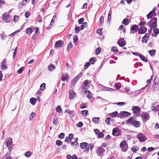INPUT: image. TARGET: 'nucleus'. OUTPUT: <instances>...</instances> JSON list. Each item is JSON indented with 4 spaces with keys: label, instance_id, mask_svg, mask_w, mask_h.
Returning a JSON list of instances; mask_svg holds the SVG:
<instances>
[{
    "label": "nucleus",
    "instance_id": "nucleus-1",
    "mask_svg": "<svg viewBox=\"0 0 159 159\" xmlns=\"http://www.w3.org/2000/svg\"><path fill=\"white\" fill-rule=\"evenodd\" d=\"M89 80H88L84 81L81 86L83 91L85 93H87V89L89 86Z\"/></svg>",
    "mask_w": 159,
    "mask_h": 159
},
{
    "label": "nucleus",
    "instance_id": "nucleus-2",
    "mask_svg": "<svg viewBox=\"0 0 159 159\" xmlns=\"http://www.w3.org/2000/svg\"><path fill=\"white\" fill-rule=\"evenodd\" d=\"M137 138L142 143L144 142L147 139L145 136L142 133H139L138 134L137 136Z\"/></svg>",
    "mask_w": 159,
    "mask_h": 159
},
{
    "label": "nucleus",
    "instance_id": "nucleus-3",
    "mask_svg": "<svg viewBox=\"0 0 159 159\" xmlns=\"http://www.w3.org/2000/svg\"><path fill=\"white\" fill-rule=\"evenodd\" d=\"M105 150L102 147L100 146L98 147L96 153L98 156H103V154L105 152Z\"/></svg>",
    "mask_w": 159,
    "mask_h": 159
},
{
    "label": "nucleus",
    "instance_id": "nucleus-4",
    "mask_svg": "<svg viewBox=\"0 0 159 159\" xmlns=\"http://www.w3.org/2000/svg\"><path fill=\"white\" fill-rule=\"evenodd\" d=\"M119 115L120 118H121V116L123 117H127L130 116L131 113L127 111H122L120 113Z\"/></svg>",
    "mask_w": 159,
    "mask_h": 159
},
{
    "label": "nucleus",
    "instance_id": "nucleus-5",
    "mask_svg": "<svg viewBox=\"0 0 159 159\" xmlns=\"http://www.w3.org/2000/svg\"><path fill=\"white\" fill-rule=\"evenodd\" d=\"M142 120L143 121L146 122L149 119V115L147 113L143 112L142 115Z\"/></svg>",
    "mask_w": 159,
    "mask_h": 159
},
{
    "label": "nucleus",
    "instance_id": "nucleus-6",
    "mask_svg": "<svg viewBox=\"0 0 159 159\" xmlns=\"http://www.w3.org/2000/svg\"><path fill=\"white\" fill-rule=\"evenodd\" d=\"M126 142L125 141H122L120 143V147L122 148V150L123 152H125L127 151V148L125 146Z\"/></svg>",
    "mask_w": 159,
    "mask_h": 159
},
{
    "label": "nucleus",
    "instance_id": "nucleus-7",
    "mask_svg": "<svg viewBox=\"0 0 159 159\" xmlns=\"http://www.w3.org/2000/svg\"><path fill=\"white\" fill-rule=\"evenodd\" d=\"M63 41L62 40H60L57 41L56 42L54 45L55 48L61 47L63 46Z\"/></svg>",
    "mask_w": 159,
    "mask_h": 159
},
{
    "label": "nucleus",
    "instance_id": "nucleus-8",
    "mask_svg": "<svg viewBox=\"0 0 159 159\" xmlns=\"http://www.w3.org/2000/svg\"><path fill=\"white\" fill-rule=\"evenodd\" d=\"M147 31V28L145 27L142 26L139 29L138 32L139 34H141L145 33Z\"/></svg>",
    "mask_w": 159,
    "mask_h": 159
},
{
    "label": "nucleus",
    "instance_id": "nucleus-9",
    "mask_svg": "<svg viewBox=\"0 0 159 159\" xmlns=\"http://www.w3.org/2000/svg\"><path fill=\"white\" fill-rule=\"evenodd\" d=\"M157 19L156 17H153L151 20V21H152L151 26L153 28H154L157 26Z\"/></svg>",
    "mask_w": 159,
    "mask_h": 159
},
{
    "label": "nucleus",
    "instance_id": "nucleus-10",
    "mask_svg": "<svg viewBox=\"0 0 159 159\" xmlns=\"http://www.w3.org/2000/svg\"><path fill=\"white\" fill-rule=\"evenodd\" d=\"M138 29V26L137 25H134L132 26L130 28L131 32L130 33H132L133 34L134 33V32H133V31H135V32H136L137 31Z\"/></svg>",
    "mask_w": 159,
    "mask_h": 159
},
{
    "label": "nucleus",
    "instance_id": "nucleus-11",
    "mask_svg": "<svg viewBox=\"0 0 159 159\" xmlns=\"http://www.w3.org/2000/svg\"><path fill=\"white\" fill-rule=\"evenodd\" d=\"M12 138H10V139H6L5 140V144L6 146L7 147L12 144Z\"/></svg>",
    "mask_w": 159,
    "mask_h": 159
},
{
    "label": "nucleus",
    "instance_id": "nucleus-12",
    "mask_svg": "<svg viewBox=\"0 0 159 159\" xmlns=\"http://www.w3.org/2000/svg\"><path fill=\"white\" fill-rule=\"evenodd\" d=\"M132 110L134 113L137 114L140 111V108L137 106H134L132 107Z\"/></svg>",
    "mask_w": 159,
    "mask_h": 159
},
{
    "label": "nucleus",
    "instance_id": "nucleus-13",
    "mask_svg": "<svg viewBox=\"0 0 159 159\" xmlns=\"http://www.w3.org/2000/svg\"><path fill=\"white\" fill-rule=\"evenodd\" d=\"M33 27H30L27 28L26 30V32L29 34H30L34 30V28Z\"/></svg>",
    "mask_w": 159,
    "mask_h": 159
},
{
    "label": "nucleus",
    "instance_id": "nucleus-14",
    "mask_svg": "<svg viewBox=\"0 0 159 159\" xmlns=\"http://www.w3.org/2000/svg\"><path fill=\"white\" fill-rule=\"evenodd\" d=\"M70 95L69 96V98L70 99H73L75 98V95L72 90H70L69 91Z\"/></svg>",
    "mask_w": 159,
    "mask_h": 159
},
{
    "label": "nucleus",
    "instance_id": "nucleus-15",
    "mask_svg": "<svg viewBox=\"0 0 159 159\" xmlns=\"http://www.w3.org/2000/svg\"><path fill=\"white\" fill-rule=\"evenodd\" d=\"M132 125L136 128H138L140 127V123L139 121L134 120Z\"/></svg>",
    "mask_w": 159,
    "mask_h": 159
},
{
    "label": "nucleus",
    "instance_id": "nucleus-16",
    "mask_svg": "<svg viewBox=\"0 0 159 159\" xmlns=\"http://www.w3.org/2000/svg\"><path fill=\"white\" fill-rule=\"evenodd\" d=\"M55 68V65L51 63L49 65L48 69L49 71H52L54 70Z\"/></svg>",
    "mask_w": 159,
    "mask_h": 159
},
{
    "label": "nucleus",
    "instance_id": "nucleus-17",
    "mask_svg": "<svg viewBox=\"0 0 159 159\" xmlns=\"http://www.w3.org/2000/svg\"><path fill=\"white\" fill-rule=\"evenodd\" d=\"M2 18L4 20H8L9 18V14L8 13H5L2 16Z\"/></svg>",
    "mask_w": 159,
    "mask_h": 159
},
{
    "label": "nucleus",
    "instance_id": "nucleus-18",
    "mask_svg": "<svg viewBox=\"0 0 159 159\" xmlns=\"http://www.w3.org/2000/svg\"><path fill=\"white\" fill-rule=\"evenodd\" d=\"M118 113L117 111L110 113L109 114V116L110 117H115L117 116H118Z\"/></svg>",
    "mask_w": 159,
    "mask_h": 159
},
{
    "label": "nucleus",
    "instance_id": "nucleus-19",
    "mask_svg": "<svg viewBox=\"0 0 159 159\" xmlns=\"http://www.w3.org/2000/svg\"><path fill=\"white\" fill-rule=\"evenodd\" d=\"M118 131V128L116 127L113 129L112 134L113 136H117L119 135L117 134Z\"/></svg>",
    "mask_w": 159,
    "mask_h": 159
},
{
    "label": "nucleus",
    "instance_id": "nucleus-20",
    "mask_svg": "<svg viewBox=\"0 0 159 159\" xmlns=\"http://www.w3.org/2000/svg\"><path fill=\"white\" fill-rule=\"evenodd\" d=\"M68 78V74L67 73L62 74L61 80L63 81L66 80Z\"/></svg>",
    "mask_w": 159,
    "mask_h": 159
},
{
    "label": "nucleus",
    "instance_id": "nucleus-21",
    "mask_svg": "<svg viewBox=\"0 0 159 159\" xmlns=\"http://www.w3.org/2000/svg\"><path fill=\"white\" fill-rule=\"evenodd\" d=\"M96 61V58L95 57H93L91 58L89 60V62L90 64H94L95 63Z\"/></svg>",
    "mask_w": 159,
    "mask_h": 159
},
{
    "label": "nucleus",
    "instance_id": "nucleus-22",
    "mask_svg": "<svg viewBox=\"0 0 159 159\" xmlns=\"http://www.w3.org/2000/svg\"><path fill=\"white\" fill-rule=\"evenodd\" d=\"M157 104L156 103L152 104L151 107L152 110L153 111H158L157 110L158 107H157Z\"/></svg>",
    "mask_w": 159,
    "mask_h": 159
},
{
    "label": "nucleus",
    "instance_id": "nucleus-23",
    "mask_svg": "<svg viewBox=\"0 0 159 159\" xmlns=\"http://www.w3.org/2000/svg\"><path fill=\"white\" fill-rule=\"evenodd\" d=\"M100 118L98 117H94L92 121L93 122L95 123V124H98L99 122Z\"/></svg>",
    "mask_w": 159,
    "mask_h": 159
},
{
    "label": "nucleus",
    "instance_id": "nucleus-24",
    "mask_svg": "<svg viewBox=\"0 0 159 159\" xmlns=\"http://www.w3.org/2000/svg\"><path fill=\"white\" fill-rule=\"evenodd\" d=\"M88 143L86 142L81 143L80 144V146L82 149L85 148L87 147Z\"/></svg>",
    "mask_w": 159,
    "mask_h": 159
},
{
    "label": "nucleus",
    "instance_id": "nucleus-25",
    "mask_svg": "<svg viewBox=\"0 0 159 159\" xmlns=\"http://www.w3.org/2000/svg\"><path fill=\"white\" fill-rule=\"evenodd\" d=\"M122 24L125 25H127L129 23L128 22V19L127 18L124 19L122 22Z\"/></svg>",
    "mask_w": 159,
    "mask_h": 159
},
{
    "label": "nucleus",
    "instance_id": "nucleus-26",
    "mask_svg": "<svg viewBox=\"0 0 159 159\" xmlns=\"http://www.w3.org/2000/svg\"><path fill=\"white\" fill-rule=\"evenodd\" d=\"M36 102V100L34 98H32L30 99V102L33 105H34L35 104Z\"/></svg>",
    "mask_w": 159,
    "mask_h": 159
},
{
    "label": "nucleus",
    "instance_id": "nucleus-27",
    "mask_svg": "<svg viewBox=\"0 0 159 159\" xmlns=\"http://www.w3.org/2000/svg\"><path fill=\"white\" fill-rule=\"evenodd\" d=\"M87 23L86 22H84L82 23L81 26L80 30H83L85 28L87 27Z\"/></svg>",
    "mask_w": 159,
    "mask_h": 159
},
{
    "label": "nucleus",
    "instance_id": "nucleus-28",
    "mask_svg": "<svg viewBox=\"0 0 159 159\" xmlns=\"http://www.w3.org/2000/svg\"><path fill=\"white\" fill-rule=\"evenodd\" d=\"M134 120L133 118H130L126 120L125 122L130 124L131 125H132Z\"/></svg>",
    "mask_w": 159,
    "mask_h": 159
},
{
    "label": "nucleus",
    "instance_id": "nucleus-29",
    "mask_svg": "<svg viewBox=\"0 0 159 159\" xmlns=\"http://www.w3.org/2000/svg\"><path fill=\"white\" fill-rule=\"evenodd\" d=\"M117 43L119 44V45L121 47H123L125 45V43L123 41H119L117 42Z\"/></svg>",
    "mask_w": 159,
    "mask_h": 159
},
{
    "label": "nucleus",
    "instance_id": "nucleus-30",
    "mask_svg": "<svg viewBox=\"0 0 159 159\" xmlns=\"http://www.w3.org/2000/svg\"><path fill=\"white\" fill-rule=\"evenodd\" d=\"M82 115L84 116H86L88 113V111L86 110H83L81 111Z\"/></svg>",
    "mask_w": 159,
    "mask_h": 159
},
{
    "label": "nucleus",
    "instance_id": "nucleus-31",
    "mask_svg": "<svg viewBox=\"0 0 159 159\" xmlns=\"http://www.w3.org/2000/svg\"><path fill=\"white\" fill-rule=\"evenodd\" d=\"M104 18L103 16H102L100 19V25H102L104 23Z\"/></svg>",
    "mask_w": 159,
    "mask_h": 159
},
{
    "label": "nucleus",
    "instance_id": "nucleus-32",
    "mask_svg": "<svg viewBox=\"0 0 159 159\" xmlns=\"http://www.w3.org/2000/svg\"><path fill=\"white\" fill-rule=\"evenodd\" d=\"M8 155V153H7L4 155L3 157H2V158H4L6 157L5 159H11V157L10 156V155H9L7 156V155Z\"/></svg>",
    "mask_w": 159,
    "mask_h": 159
},
{
    "label": "nucleus",
    "instance_id": "nucleus-33",
    "mask_svg": "<svg viewBox=\"0 0 159 159\" xmlns=\"http://www.w3.org/2000/svg\"><path fill=\"white\" fill-rule=\"evenodd\" d=\"M139 57H140V58L141 59V60L146 62H147V59L145 57H144L143 55L140 54Z\"/></svg>",
    "mask_w": 159,
    "mask_h": 159
},
{
    "label": "nucleus",
    "instance_id": "nucleus-34",
    "mask_svg": "<svg viewBox=\"0 0 159 159\" xmlns=\"http://www.w3.org/2000/svg\"><path fill=\"white\" fill-rule=\"evenodd\" d=\"M101 50V49L100 47L97 48L95 50V53L96 54H99L100 53Z\"/></svg>",
    "mask_w": 159,
    "mask_h": 159
},
{
    "label": "nucleus",
    "instance_id": "nucleus-35",
    "mask_svg": "<svg viewBox=\"0 0 159 159\" xmlns=\"http://www.w3.org/2000/svg\"><path fill=\"white\" fill-rule=\"evenodd\" d=\"M57 112L59 113H61L62 111V109L60 106H58L56 108V109Z\"/></svg>",
    "mask_w": 159,
    "mask_h": 159
},
{
    "label": "nucleus",
    "instance_id": "nucleus-36",
    "mask_svg": "<svg viewBox=\"0 0 159 159\" xmlns=\"http://www.w3.org/2000/svg\"><path fill=\"white\" fill-rule=\"evenodd\" d=\"M148 40V37L143 36L142 39V41L143 43H147Z\"/></svg>",
    "mask_w": 159,
    "mask_h": 159
},
{
    "label": "nucleus",
    "instance_id": "nucleus-37",
    "mask_svg": "<svg viewBox=\"0 0 159 159\" xmlns=\"http://www.w3.org/2000/svg\"><path fill=\"white\" fill-rule=\"evenodd\" d=\"M149 52L150 55L151 56H153L155 54L156 51L155 50H150L149 51Z\"/></svg>",
    "mask_w": 159,
    "mask_h": 159
},
{
    "label": "nucleus",
    "instance_id": "nucleus-38",
    "mask_svg": "<svg viewBox=\"0 0 159 159\" xmlns=\"http://www.w3.org/2000/svg\"><path fill=\"white\" fill-rule=\"evenodd\" d=\"M56 144L57 146H60L62 144V142L60 140H57L56 141Z\"/></svg>",
    "mask_w": 159,
    "mask_h": 159
},
{
    "label": "nucleus",
    "instance_id": "nucleus-39",
    "mask_svg": "<svg viewBox=\"0 0 159 159\" xmlns=\"http://www.w3.org/2000/svg\"><path fill=\"white\" fill-rule=\"evenodd\" d=\"M46 86V84L44 83L40 85V90H44L45 89Z\"/></svg>",
    "mask_w": 159,
    "mask_h": 159
},
{
    "label": "nucleus",
    "instance_id": "nucleus-40",
    "mask_svg": "<svg viewBox=\"0 0 159 159\" xmlns=\"http://www.w3.org/2000/svg\"><path fill=\"white\" fill-rule=\"evenodd\" d=\"M116 88L117 89H120L121 87V84L120 83H116L115 84Z\"/></svg>",
    "mask_w": 159,
    "mask_h": 159
},
{
    "label": "nucleus",
    "instance_id": "nucleus-41",
    "mask_svg": "<svg viewBox=\"0 0 159 159\" xmlns=\"http://www.w3.org/2000/svg\"><path fill=\"white\" fill-rule=\"evenodd\" d=\"M87 92H88V94L87 95V97L89 99H91L92 98V93L89 91L87 90Z\"/></svg>",
    "mask_w": 159,
    "mask_h": 159
},
{
    "label": "nucleus",
    "instance_id": "nucleus-42",
    "mask_svg": "<svg viewBox=\"0 0 159 159\" xmlns=\"http://www.w3.org/2000/svg\"><path fill=\"white\" fill-rule=\"evenodd\" d=\"M111 120V118L109 117H107V119L105 120V122L107 124H110V121Z\"/></svg>",
    "mask_w": 159,
    "mask_h": 159
},
{
    "label": "nucleus",
    "instance_id": "nucleus-43",
    "mask_svg": "<svg viewBox=\"0 0 159 159\" xmlns=\"http://www.w3.org/2000/svg\"><path fill=\"white\" fill-rule=\"evenodd\" d=\"M145 87H144L143 88H142L141 89H140L139 90H138L136 91V93H137L138 94H139L140 93H142L143 92V90H144L145 89Z\"/></svg>",
    "mask_w": 159,
    "mask_h": 159
},
{
    "label": "nucleus",
    "instance_id": "nucleus-44",
    "mask_svg": "<svg viewBox=\"0 0 159 159\" xmlns=\"http://www.w3.org/2000/svg\"><path fill=\"white\" fill-rule=\"evenodd\" d=\"M31 155L30 152L27 151L25 154V156L27 157H30Z\"/></svg>",
    "mask_w": 159,
    "mask_h": 159
},
{
    "label": "nucleus",
    "instance_id": "nucleus-45",
    "mask_svg": "<svg viewBox=\"0 0 159 159\" xmlns=\"http://www.w3.org/2000/svg\"><path fill=\"white\" fill-rule=\"evenodd\" d=\"M90 65V64L89 62H86L85 63V64H84V69H87L89 67V66Z\"/></svg>",
    "mask_w": 159,
    "mask_h": 159
},
{
    "label": "nucleus",
    "instance_id": "nucleus-46",
    "mask_svg": "<svg viewBox=\"0 0 159 159\" xmlns=\"http://www.w3.org/2000/svg\"><path fill=\"white\" fill-rule=\"evenodd\" d=\"M152 12H153V11H150L148 15H147V17L148 19H150L151 18L152 16H153V15H151V13H152Z\"/></svg>",
    "mask_w": 159,
    "mask_h": 159
},
{
    "label": "nucleus",
    "instance_id": "nucleus-47",
    "mask_svg": "<svg viewBox=\"0 0 159 159\" xmlns=\"http://www.w3.org/2000/svg\"><path fill=\"white\" fill-rule=\"evenodd\" d=\"M111 51L113 52H118V50L117 49V48L116 47L114 46L111 48Z\"/></svg>",
    "mask_w": 159,
    "mask_h": 159
},
{
    "label": "nucleus",
    "instance_id": "nucleus-48",
    "mask_svg": "<svg viewBox=\"0 0 159 159\" xmlns=\"http://www.w3.org/2000/svg\"><path fill=\"white\" fill-rule=\"evenodd\" d=\"M154 33L156 34L159 33V29L157 28H154L153 30Z\"/></svg>",
    "mask_w": 159,
    "mask_h": 159
},
{
    "label": "nucleus",
    "instance_id": "nucleus-49",
    "mask_svg": "<svg viewBox=\"0 0 159 159\" xmlns=\"http://www.w3.org/2000/svg\"><path fill=\"white\" fill-rule=\"evenodd\" d=\"M138 148V147L136 146H135L134 147H133L131 148V150L132 151L134 152H136L137 151V148Z\"/></svg>",
    "mask_w": 159,
    "mask_h": 159
},
{
    "label": "nucleus",
    "instance_id": "nucleus-50",
    "mask_svg": "<svg viewBox=\"0 0 159 159\" xmlns=\"http://www.w3.org/2000/svg\"><path fill=\"white\" fill-rule=\"evenodd\" d=\"M80 27L79 26H76L75 28V31L76 33H78L81 30L80 29Z\"/></svg>",
    "mask_w": 159,
    "mask_h": 159
},
{
    "label": "nucleus",
    "instance_id": "nucleus-51",
    "mask_svg": "<svg viewBox=\"0 0 159 159\" xmlns=\"http://www.w3.org/2000/svg\"><path fill=\"white\" fill-rule=\"evenodd\" d=\"M24 69V68L23 67H21L17 71V73L18 74H21L23 70Z\"/></svg>",
    "mask_w": 159,
    "mask_h": 159
},
{
    "label": "nucleus",
    "instance_id": "nucleus-52",
    "mask_svg": "<svg viewBox=\"0 0 159 159\" xmlns=\"http://www.w3.org/2000/svg\"><path fill=\"white\" fill-rule=\"evenodd\" d=\"M65 137V134L64 133H61L59 134L58 136L59 138L61 139H63Z\"/></svg>",
    "mask_w": 159,
    "mask_h": 159
},
{
    "label": "nucleus",
    "instance_id": "nucleus-53",
    "mask_svg": "<svg viewBox=\"0 0 159 159\" xmlns=\"http://www.w3.org/2000/svg\"><path fill=\"white\" fill-rule=\"evenodd\" d=\"M71 144L72 146L74 145L75 146V148L77 147L78 146H79V144L77 143V142H74L71 143Z\"/></svg>",
    "mask_w": 159,
    "mask_h": 159
},
{
    "label": "nucleus",
    "instance_id": "nucleus-54",
    "mask_svg": "<svg viewBox=\"0 0 159 159\" xmlns=\"http://www.w3.org/2000/svg\"><path fill=\"white\" fill-rule=\"evenodd\" d=\"M87 107L86 103H83L80 105V107L81 109H84Z\"/></svg>",
    "mask_w": 159,
    "mask_h": 159
},
{
    "label": "nucleus",
    "instance_id": "nucleus-55",
    "mask_svg": "<svg viewBox=\"0 0 159 159\" xmlns=\"http://www.w3.org/2000/svg\"><path fill=\"white\" fill-rule=\"evenodd\" d=\"M78 80L76 79L75 77L71 81V84H73V85H74L76 83Z\"/></svg>",
    "mask_w": 159,
    "mask_h": 159
},
{
    "label": "nucleus",
    "instance_id": "nucleus-56",
    "mask_svg": "<svg viewBox=\"0 0 159 159\" xmlns=\"http://www.w3.org/2000/svg\"><path fill=\"white\" fill-rule=\"evenodd\" d=\"M72 44L71 43H70L68 44V46L67 47V49L68 50H70L72 47Z\"/></svg>",
    "mask_w": 159,
    "mask_h": 159
},
{
    "label": "nucleus",
    "instance_id": "nucleus-57",
    "mask_svg": "<svg viewBox=\"0 0 159 159\" xmlns=\"http://www.w3.org/2000/svg\"><path fill=\"white\" fill-rule=\"evenodd\" d=\"M125 103L123 102H119L117 103L116 104L119 106H123L125 104Z\"/></svg>",
    "mask_w": 159,
    "mask_h": 159
},
{
    "label": "nucleus",
    "instance_id": "nucleus-58",
    "mask_svg": "<svg viewBox=\"0 0 159 159\" xmlns=\"http://www.w3.org/2000/svg\"><path fill=\"white\" fill-rule=\"evenodd\" d=\"M19 16L15 15L14 16L13 20L14 22H17L19 20Z\"/></svg>",
    "mask_w": 159,
    "mask_h": 159
},
{
    "label": "nucleus",
    "instance_id": "nucleus-59",
    "mask_svg": "<svg viewBox=\"0 0 159 159\" xmlns=\"http://www.w3.org/2000/svg\"><path fill=\"white\" fill-rule=\"evenodd\" d=\"M83 125V123L82 122H79L76 125V126L79 127H81Z\"/></svg>",
    "mask_w": 159,
    "mask_h": 159
},
{
    "label": "nucleus",
    "instance_id": "nucleus-60",
    "mask_svg": "<svg viewBox=\"0 0 159 159\" xmlns=\"http://www.w3.org/2000/svg\"><path fill=\"white\" fill-rule=\"evenodd\" d=\"M103 136H104V134L101 132H100L98 134V137L99 138H102L103 137Z\"/></svg>",
    "mask_w": 159,
    "mask_h": 159
},
{
    "label": "nucleus",
    "instance_id": "nucleus-61",
    "mask_svg": "<svg viewBox=\"0 0 159 159\" xmlns=\"http://www.w3.org/2000/svg\"><path fill=\"white\" fill-rule=\"evenodd\" d=\"M17 50H18V48H17V47H16L15 48V49L14 50V51L13 52V58H15V56L16 55Z\"/></svg>",
    "mask_w": 159,
    "mask_h": 159
},
{
    "label": "nucleus",
    "instance_id": "nucleus-62",
    "mask_svg": "<svg viewBox=\"0 0 159 159\" xmlns=\"http://www.w3.org/2000/svg\"><path fill=\"white\" fill-rule=\"evenodd\" d=\"M73 39L74 41V43H75V42H76L78 40L77 36V35H75L73 36Z\"/></svg>",
    "mask_w": 159,
    "mask_h": 159
},
{
    "label": "nucleus",
    "instance_id": "nucleus-63",
    "mask_svg": "<svg viewBox=\"0 0 159 159\" xmlns=\"http://www.w3.org/2000/svg\"><path fill=\"white\" fill-rule=\"evenodd\" d=\"M146 22H143V21H141L139 23V26H143L145 25V24Z\"/></svg>",
    "mask_w": 159,
    "mask_h": 159
},
{
    "label": "nucleus",
    "instance_id": "nucleus-64",
    "mask_svg": "<svg viewBox=\"0 0 159 159\" xmlns=\"http://www.w3.org/2000/svg\"><path fill=\"white\" fill-rule=\"evenodd\" d=\"M97 33L99 34L100 35L102 34V29H99L97 31Z\"/></svg>",
    "mask_w": 159,
    "mask_h": 159
}]
</instances>
